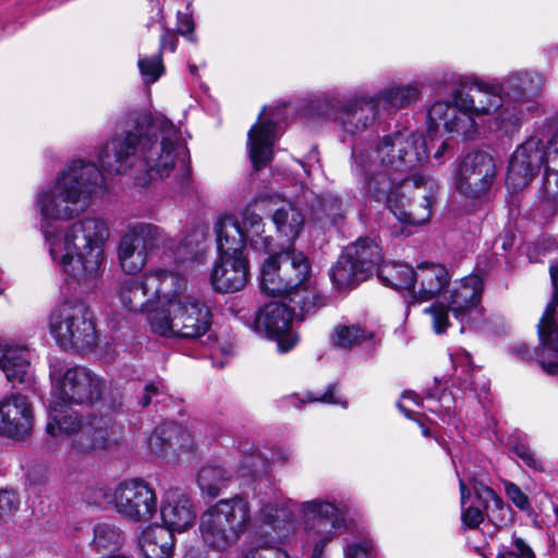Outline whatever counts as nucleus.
I'll return each mask as SVG.
<instances>
[{"instance_id": "44", "label": "nucleus", "mask_w": 558, "mask_h": 558, "mask_svg": "<svg viewBox=\"0 0 558 558\" xmlns=\"http://www.w3.org/2000/svg\"><path fill=\"white\" fill-rule=\"evenodd\" d=\"M498 558H535V554L523 538L513 537L511 547H502Z\"/></svg>"}, {"instance_id": "22", "label": "nucleus", "mask_w": 558, "mask_h": 558, "mask_svg": "<svg viewBox=\"0 0 558 558\" xmlns=\"http://www.w3.org/2000/svg\"><path fill=\"white\" fill-rule=\"evenodd\" d=\"M34 407L21 392H9L0 399V435L13 440H24L33 430Z\"/></svg>"}, {"instance_id": "6", "label": "nucleus", "mask_w": 558, "mask_h": 558, "mask_svg": "<svg viewBox=\"0 0 558 558\" xmlns=\"http://www.w3.org/2000/svg\"><path fill=\"white\" fill-rule=\"evenodd\" d=\"M154 333L167 338L197 339L211 326V313L203 299L187 289V280L175 272V282L169 288L161 307L148 315Z\"/></svg>"}, {"instance_id": "53", "label": "nucleus", "mask_w": 558, "mask_h": 558, "mask_svg": "<svg viewBox=\"0 0 558 558\" xmlns=\"http://www.w3.org/2000/svg\"><path fill=\"white\" fill-rule=\"evenodd\" d=\"M514 451L527 466L533 469H542L539 460L530 450V448L525 446H518L515 447Z\"/></svg>"}, {"instance_id": "2", "label": "nucleus", "mask_w": 558, "mask_h": 558, "mask_svg": "<svg viewBox=\"0 0 558 558\" xmlns=\"http://www.w3.org/2000/svg\"><path fill=\"white\" fill-rule=\"evenodd\" d=\"M426 158L425 138L407 130L383 136L375 146L354 145L352 148L351 172L361 192L369 199L386 203L389 211L403 226L401 234L407 227L424 225L430 218L435 182L420 174L412 177L415 196L423 201L414 205L405 195L411 184L403 182L400 175Z\"/></svg>"}, {"instance_id": "12", "label": "nucleus", "mask_w": 558, "mask_h": 558, "mask_svg": "<svg viewBox=\"0 0 558 558\" xmlns=\"http://www.w3.org/2000/svg\"><path fill=\"white\" fill-rule=\"evenodd\" d=\"M48 327L57 343L64 349L90 350L96 344V328L92 312L80 300L66 299L52 308Z\"/></svg>"}, {"instance_id": "28", "label": "nucleus", "mask_w": 558, "mask_h": 558, "mask_svg": "<svg viewBox=\"0 0 558 558\" xmlns=\"http://www.w3.org/2000/svg\"><path fill=\"white\" fill-rule=\"evenodd\" d=\"M469 485L472 487L476 499L485 508L488 520L498 529L507 526L512 521V510L506 505L487 484L482 475L466 476Z\"/></svg>"}, {"instance_id": "54", "label": "nucleus", "mask_w": 558, "mask_h": 558, "mask_svg": "<svg viewBox=\"0 0 558 558\" xmlns=\"http://www.w3.org/2000/svg\"><path fill=\"white\" fill-rule=\"evenodd\" d=\"M411 401L415 407H420V396L414 391H404L402 395V400L398 403L399 410L407 416L411 417V413L415 411L413 409L408 408L404 402Z\"/></svg>"}, {"instance_id": "35", "label": "nucleus", "mask_w": 558, "mask_h": 558, "mask_svg": "<svg viewBox=\"0 0 558 558\" xmlns=\"http://www.w3.org/2000/svg\"><path fill=\"white\" fill-rule=\"evenodd\" d=\"M378 278L383 283L396 290L414 288L415 270L407 264L388 263L378 269Z\"/></svg>"}, {"instance_id": "32", "label": "nucleus", "mask_w": 558, "mask_h": 558, "mask_svg": "<svg viewBox=\"0 0 558 558\" xmlns=\"http://www.w3.org/2000/svg\"><path fill=\"white\" fill-rule=\"evenodd\" d=\"M223 218H230L225 216ZM231 219L239 226L243 234V251L245 243L248 242L252 248L267 253L270 250L271 236L264 235V223L259 215L246 209L242 214V222L231 217Z\"/></svg>"}, {"instance_id": "51", "label": "nucleus", "mask_w": 558, "mask_h": 558, "mask_svg": "<svg viewBox=\"0 0 558 558\" xmlns=\"http://www.w3.org/2000/svg\"><path fill=\"white\" fill-rule=\"evenodd\" d=\"M177 29L178 32L186 37L187 40L194 41V22L192 16L189 13L178 12L177 15Z\"/></svg>"}, {"instance_id": "29", "label": "nucleus", "mask_w": 558, "mask_h": 558, "mask_svg": "<svg viewBox=\"0 0 558 558\" xmlns=\"http://www.w3.org/2000/svg\"><path fill=\"white\" fill-rule=\"evenodd\" d=\"M31 352L25 345L0 343V368L8 381L23 384L29 378Z\"/></svg>"}, {"instance_id": "59", "label": "nucleus", "mask_w": 558, "mask_h": 558, "mask_svg": "<svg viewBox=\"0 0 558 558\" xmlns=\"http://www.w3.org/2000/svg\"><path fill=\"white\" fill-rule=\"evenodd\" d=\"M447 146H448L447 143H445V142L441 143L440 147L435 151L434 157L436 159L440 158L442 156L444 151L446 150Z\"/></svg>"}, {"instance_id": "16", "label": "nucleus", "mask_w": 558, "mask_h": 558, "mask_svg": "<svg viewBox=\"0 0 558 558\" xmlns=\"http://www.w3.org/2000/svg\"><path fill=\"white\" fill-rule=\"evenodd\" d=\"M105 498L123 519L132 523L150 522L158 509L154 487L137 477L124 480L109 488Z\"/></svg>"}, {"instance_id": "34", "label": "nucleus", "mask_w": 558, "mask_h": 558, "mask_svg": "<svg viewBox=\"0 0 558 558\" xmlns=\"http://www.w3.org/2000/svg\"><path fill=\"white\" fill-rule=\"evenodd\" d=\"M232 473L221 465L208 463L197 474V484L203 494L217 497L228 486Z\"/></svg>"}, {"instance_id": "25", "label": "nucleus", "mask_w": 558, "mask_h": 558, "mask_svg": "<svg viewBox=\"0 0 558 558\" xmlns=\"http://www.w3.org/2000/svg\"><path fill=\"white\" fill-rule=\"evenodd\" d=\"M550 277L554 286V299L547 305L538 325V336L543 345L539 353V364L549 375H558V361H551L546 354L553 352L558 356V327L554 328V313L558 305V263L550 266Z\"/></svg>"}, {"instance_id": "57", "label": "nucleus", "mask_w": 558, "mask_h": 558, "mask_svg": "<svg viewBox=\"0 0 558 558\" xmlns=\"http://www.w3.org/2000/svg\"><path fill=\"white\" fill-rule=\"evenodd\" d=\"M169 49L174 52L177 49V38L173 35L166 33L160 40V50Z\"/></svg>"}, {"instance_id": "9", "label": "nucleus", "mask_w": 558, "mask_h": 558, "mask_svg": "<svg viewBox=\"0 0 558 558\" xmlns=\"http://www.w3.org/2000/svg\"><path fill=\"white\" fill-rule=\"evenodd\" d=\"M219 260L214 265L210 281L221 293L241 290L248 279V262L243 253V234L231 218H219L215 223Z\"/></svg>"}, {"instance_id": "3", "label": "nucleus", "mask_w": 558, "mask_h": 558, "mask_svg": "<svg viewBox=\"0 0 558 558\" xmlns=\"http://www.w3.org/2000/svg\"><path fill=\"white\" fill-rule=\"evenodd\" d=\"M187 148L174 124L161 113L134 111L121 121L118 131L97 157L105 171L125 174L137 167L135 184L147 186L173 172L187 183Z\"/></svg>"}, {"instance_id": "45", "label": "nucleus", "mask_w": 558, "mask_h": 558, "mask_svg": "<svg viewBox=\"0 0 558 558\" xmlns=\"http://www.w3.org/2000/svg\"><path fill=\"white\" fill-rule=\"evenodd\" d=\"M174 448H172L173 460H175L181 452H192L194 450V437L190 430L175 425V434L173 436Z\"/></svg>"}, {"instance_id": "47", "label": "nucleus", "mask_w": 558, "mask_h": 558, "mask_svg": "<svg viewBox=\"0 0 558 558\" xmlns=\"http://www.w3.org/2000/svg\"><path fill=\"white\" fill-rule=\"evenodd\" d=\"M322 208L326 216L336 222L339 218L343 216V203L340 197L337 195L328 194L326 195L322 202Z\"/></svg>"}, {"instance_id": "52", "label": "nucleus", "mask_w": 558, "mask_h": 558, "mask_svg": "<svg viewBox=\"0 0 558 558\" xmlns=\"http://www.w3.org/2000/svg\"><path fill=\"white\" fill-rule=\"evenodd\" d=\"M17 509V498L14 493L0 490V519Z\"/></svg>"}, {"instance_id": "8", "label": "nucleus", "mask_w": 558, "mask_h": 558, "mask_svg": "<svg viewBox=\"0 0 558 558\" xmlns=\"http://www.w3.org/2000/svg\"><path fill=\"white\" fill-rule=\"evenodd\" d=\"M252 522L248 499L236 494L218 500L202 513L201 537L206 546L223 551L239 542Z\"/></svg>"}, {"instance_id": "17", "label": "nucleus", "mask_w": 558, "mask_h": 558, "mask_svg": "<svg viewBox=\"0 0 558 558\" xmlns=\"http://www.w3.org/2000/svg\"><path fill=\"white\" fill-rule=\"evenodd\" d=\"M328 119L336 121L349 136H360L371 129L379 112L371 94L357 90L349 96H330L325 99Z\"/></svg>"}, {"instance_id": "21", "label": "nucleus", "mask_w": 558, "mask_h": 558, "mask_svg": "<svg viewBox=\"0 0 558 558\" xmlns=\"http://www.w3.org/2000/svg\"><path fill=\"white\" fill-rule=\"evenodd\" d=\"M292 311L282 303L270 302L255 316L253 329L277 342L279 352L290 351L298 342V337L291 330Z\"/></svg>"}, {"instance_id": "43", "label": "nucleus", "mask_w": 558, "mask_h": 558, "mask_svg": "<svg viewBox=\"0 0 558 558\" xmlns=\"http://www.w3.org/2000/svg\"><path fill=\"white\" fill-rule=\"evenodd\" d=\"M138 69L146 83L156 82L163 72L160 53L138 60Z\"/></svg>"}, {"instance_id": "48", "label": "nucleus", "mask_w": 558, "mask_h": 558, "mask_svg": "<svg viewBox=\"0 0 558 558\" xmlns=\"http://www.w3.org/2000/svg\"><path fill=\"white\" fill-rule=\"evenodd\" d=\"M505 492L509 499L518 507L520 510H529L531 508V504L529 497L521 490V488L512 483H505Z\"/></svg>"}, {"instance_id": "26", "label": "nucleus", "mask_w": 558, "mask_h": 558, "mask_svg": "<svg viewBox=\"0 0 558 558\" xmlns=\"http://www.w3.org/2000/svg\"><path fill=\"white\" fill-rule=\"evenodd\" d=\"M162 527L171 533L184 532L193 526L196 510L193 501L180 489H169L162 496L160 505Z\"/></svg>"}, {"instance_id": "4", "label": "nucleus", "mask_w": 558, "mask_h": 558, "mask_svg": "<svg viewBox=\"0 0 558 558\" xmlns=\"http://www.w3.org/2000/svg\"><path fill=\"white\" fill-rule=\"evenodd\" d=\"M260 290L289 300L303 314L315 312L325 300L312 280L311 264L302 252L282 251L269 256L260 269Z\"/></svg>"}, {"instance_id": "39", "label": "nucleus", "mask_w": 558, "mask_h": 558, "mask_svg": "<svg viewBox=\"0 0 558 558\" xmlns=\"http://www.w3.org/2000/svg\"><path fill=\"white\" fill-rule=\"evenodd\" d=\"M372 338V332L361 324L342 323L335 327L331 342L340 349H352Z\"/></svg>"}, {"instance_id": "30", "label": "nucleus", "mask_w": 558, "mask_h": 558, "mask_svg": "<svg viewBox=\"0 0 558 558\" xmlns=\"http://www.w3.org/2000/svg\"><path fill=\"white\" fill-rule=\"evenodd\" d=\"M140 546L145 558H172L174 536L160 525L150 526L143 531Z\"/></svg>"}, {"instance_id": "42", "label": "nucleus", "mask_w": 558, "mask_h": 558, "mask_svg": "<svg viewBox=\"0 0 558 558\" xmlns=\"http://www.w3.org/2000/svg\"><path fill=\"white\" fill-rule=\"evenodd\" d=\"M344 558H378L373 541L368 538L348 542L343 546Z\"/></svg>"}, {"instance_id": "13", "label": "nucleus", "mask_w": 558, "mask_h": 558, "mask_svg": "<svg viewBox=\"0 0 558 558\" xmlns=\"http://www.w3.org/2000/svg\"><path fill=\"white\" fill-rule=\"evenodd\" d=\"M160 247L173 250L172 241L161 228L145 222L131 225L118 244L119 265L126 274H137L147 264L148 255Z\"/></svg>"}, {"instance_id": "62", "label": "nucleus", "mask_w": 558, "mask_h": 558, "mask_svg": "<svg viewBox=\"0 0 558 558\" xmlns=\"http://www.w3.org/2000/svg\"><path fill=\"white\" fill-rule=\"evenodd\" d=\"M551 124L553 126L557 128L558 129V113H556L553 118H551Z\"/></svg>"}, {"instance_id": "58", "label": "nucleus", "mask_w": 558, "mask_h": 558, "mask_svg": "<svg viewBox=\"0 0 558 558\" xmlns=\"http://www.w3.org/2000/svg\"><path fill=\"white\" fill-rule=\"evenodd\" d=\"M457 476L459 481V487H460V501L462 508L464 507L466 500L470 498V490L468 487V484L465 483L464 478L460 475V473L457 471Z\"/></svg>"}, {"instance_id": "40", "label": "nucleus", "mask_w": 558, "mask_h": 558, "mask_svg": "<svg viewBox=\"0 0 558 558\" xmlns=\"http://www.w3.org/2000/svg\"><path fill=\"white\" fill-rule=\"evenodd\" d=\"M122 541L123 537L120 529L113 524L98 523L94 527L92 547L97 553L117 550L122 545Z\"/></svg>"}, {"instance_id": "50", "label": "nucleus", "mask_w": 558, "mask_h": 558, "mask_svg": "<svg viewBox=\"0 0 558 558\" xmlns=\"http://www.w3.org/2000/svg\"><path fill=\"white\" fill-rule=\"evenodd\" d=\"M485 514L483 511L475 507H468L462 510L461 520L464 526L469 529L477 527L484 521Z\"/></svg>"}, {"instance_id": "61", "label": "nucleus", "mask_w": 558, "mask_h": 558, "mask_svg": "<svg viewBox=\"0 0 558 558\" xmlns=\"http://www.w3.org/2000/svg\"><path fill=\"white\" fill-rule=\"evenodd\" d=\"M276 558H290L286 551L277 550L275 553Z\"/></svg>"}, {"instance_id": "63", "label": "nucleus", "mask_w": 558, "mask_h": 558, "mask_svg": "<svg viewBox=\"0 0 558 558\" xmlns=\"http://www.w3.org/2000/svg\"><path fill=\"white\" fill-rule=\"evenodd\" d=\"M488 389H489V385H488V383H486V381H485V383H483V384H482V386H481V388H480V390H481L482 392H487V391H488Z\"/></svg>"}, {"instance_id": "1", "label": "nucleus", "mask_w": 558, "mask_h": 558, "mask_svg": "<svg viewBox=\"0 0 558 558\" xmlns=\"http://www.w3.org/2000/svg\"><path fill=\"white\" fill-rule=\"evenodd\" d=\"M104 189L105 179L98 167L77 159L35 198V207L41 217L40 230L52 263L86 289L98 288L104 276L109 226L100 216H87L64 229L54 228L52 221L77 217L89 199Z\"/></svg>"}, {"instance_id": "64", "label": "nucleus", "mask_w": 558, "mask_h": 558, "mask_svg": "<svg viewBox=\"0 0 558 558\" xmlns=\"http://www.w3.org/2000/svg\"><path fill=\"white\" fill-rule=\"evenodd\" d=\"M194 236L196 238V239H195V242H198L201 239H203V238H204V235H203V233H202V232H197V233H195V234H194Z\"/></svg>"}, {"instance_id": "24", "label": "nucleus", "mask_w": 558, "mask_h": 558, "mask_svg": "<svg viewBox=\"0 0 558 558\" xmlns=\"http://www.w3.org/2000/svg\"><path fill=\"white\" fill-rule=\"evenodd\" d=\"M267 116L265 107L258 120L247 133V150L255 170L265 168L274 157V146L279 138L277 120L274 114Z\"/></svg>"}, {"instance_id": "11", "label": "nucleus", "mask_w": 558, "mask_h": 558, "mask_svg": "<svg viewBox=\"0 0 558 558\" xmlns=\"http://www.w3.org/2000/svg\"><path fill=\"white\" fill-rule=\"evenodd\" d=\"M544 76L535 71L518 70L506 75L498 84L506 97L504 109L495 120L506 131L519 128L539 108Z\"/></svg>"}, {"instance_id": "38", "label": "nucleus", "mask_w": 558, "mask_h": 558, "mask_svg": "<svg viewBox=\"0 0 558 558\" xmlns=\"http://www.w3.org/2000/svg\"><path fill=\"white\" fill-rule=\"evenodd\" d=\"M175 434V424H162L154 429L150 434L147 446L149 452L157 458L172 461L174 448L173 436Z\"/></svg>"}, {"instance_id": "31", "label": "nucleus", "mask_w": 558, "mask_h": 558, "mask_svg": "<svg viewBox=\"0 0 558 558\" xmlns=\"http://www.w3.org/2000/svg\"><path fill=\"white\" fill-rule=\"evenodd\" d=\"M380 109L395 108L400 109L410 106L417 100L420 89L416 83L410 84H390L378 93L371 94Z\"/></svg>"}, {"instance_id": "27", "label": "nucleus", "mask_w": 558, "mask_h": 558, "mask_svg": "<svg viewBox=\"0 0 558 558\" xmlns=\"http://www.w3.org/2000/svg\"><path fill=\"white\" fill-rule=\"evenodd\" d=\"M450 283V276L445 266L434 263H424L417 266L415 270L414 288L412 289V300L415 302H425L439 295H445Z\"/></svg>"}, {"instance_id": "37", "label": "nucleus", "mask_w": 558, "mask_h": 558, "mask_svg": "<svg viewBox=\"0 0 558 558\" xmlns=\"http://www.w3.org/2000/svg\"><path fill=\"white\" fill-rule=\"evenodd\" d=\"M345 248H353L351 259L360 268H363L366 276L373 272L374 268L381 262V250L378 244L369 238H361Z\"/></svg>"}, {"instance_id": "10", "label": "nucleus", "mask_w": 558, "mask_h": 558, "mask_svg": "<svg viewBox=\"0 0 558 558\" xmlns=\"http://www.w3.org/2000/svg\"><path fill=\"white\" fill-rule=\"evenodd\" d=\"M484 280L477 274L465 276L449 283L444 295L448 305L435 303L424 308V313L430 317L433 330L438 335L447 330L450 326L449 311L463 325L477 327L483 317V308L481 307Z\"/></svg>"}, {"instance_id": "46", "label": "nucleus", "mask_w": 558, "mask_h": 558, "mask_svg": "<svg viewBox=\"0 0 558 558\" xmlns=\"http://www.w3.org/2000/svg\"><path fill=\"white\" fill-rule=\"evenodd\" d=\"M265 465L264 458L256 452H252L243 457V460L240 466L236 470V473L241 477H251L254 476L255 473Z\"/></svg>"}, {"instance_id": "23", "label": "nucleus", "mask_w": 558, "mask_h": 558, "mask_svg": "<svg viewBox=\"0 0 558 558\" xmlns=\"http://www.w3.org/2000/svg\"><path fill=\"white\" fill-rule=\"evenodd\" d=\"M295 506V504H293ZM256 527H268L269 533L265 536L256 531L254 544L259 547H272L277 542H282L294 531V512L292 501L287 502L267 501L264 502L256 514Z\"/></svg>"}, {"instance_id": "56", "label": "nucleus", "mask_w": 558, "mask_h": 558, "mask_svg": "<svg viewBox=\"0 0 558 558\" xmlns=\"http://www.w3.org/2000/svg\"><path fill=\"white\" fill-rule=\"evenodd\" d=\"M192 242L185 241L181 243L175 251L173 252L177 258L187 259L189 255L193 253V248L191 247Z\"/></svg>"}, {"instance_id": "19", "label": "nucleus", "mask_w": 558, "mask_h": 558, "mask_svg": "<svg viewBox=\"0 0 558 558\" xmlns=\"http://www.w3.org/2000/svg\"><path fill=\"white\" fill-rule=\"evenodd\" d=\"M175 282V272L156 269L142 278H128L119 281L117 295L122 306L130 312L149 311L158 301L161 305L169 288Z\"/></svg>"}, {"instance_id": "55", "label": "nucleus", "mask_w": 558, "mask_h": 558, "mask_svg": "<svg viewBox=\"0 0 558 558\" xmlns=\"http://www.w3.org/2000/svg\"><path fill=\"white\" fill-rule=\"evenodd\" d=\"M160 386L157 384H148L145 387V393L141 398V404L147 407L151 402V397L159 395Z\"/></svg>"}, {"instance_id": "20", "label": "nucleus", "mask_w": 558, "mask_h": 558, "mask_svg": "<svg viewBox=\"0 0 558 558\" xmlns=\"http://www.w3.org/2000/svg\"><path fill=\"white\" fill-rule=\"evenodd\" d=\"M51 377V397L57 401L94 404L101 399L105 390V380L84 366H73Z\"/></svg>"}, {"instance_id": "60", "label": "nucleus", "mask_w": 558, "mask_h": 558, "mask_svg": "<svg viewBox=\"0 0 558 558\" xmlns=\"http://www.w3.org/2000/svg\"><path fill=\"white\" fill-rule=\"evenodd\" d=\"M463 388L464 389H470L471 391H473L474 393L477 392V387L475 385V381L472 379L470 383H465L463 384Z\"/></svg>"}, {"instance_id": "41", "label": "nucleus", "mask_w": 558, "mask_h": 558, "mask_svg": "<svg viewBox=\"0 0 558 558\" xmlns=\"http://www.w3.org/2000/svg\"><path fill=\"white\" fill-rule=\"evenodd\" d=\"M425 400L427 404L423 407L439 415L441 420L450 417L454 413L457 400L452 391L444 390L437 397L435 395H429Z\"/></svg>"}, {"instance_id": "18", "label": "nucleus", "mask_w": 558, "mask_h": 558, "mask_svg": "<svg viewBox=\"0 0 558 558\" xmlns=\"http://www.w3.org/2000/svg\"><path fill=\"white\" fill-rule=\"evenodd\" d=\"M558 145V134L549 141L531 136L513 151L506 178L509 191L515 193L526 187L542 167L549 163L554 148Z\"/></svg>"}, {"instance_id": "7", "label": "nucleus", "mask_w": 558, "mask_h": 558, "mask_svg": "<svg viewBox=\"0 0 558 558\" xmlns=\"http://www.w3.org/2000/svg\"><path fill=\"white\" fill-rule=\"evenodd\" d=\"M69 404L51 397L46 426L51 437L72 436L71 447L78 453L105 449L116 442L120 428L111 420L90 417L83 421Z\"/></svg>"}, {"instance_id": "15", "label": "nucleus", "mask_w": 558, "mask_h": 558, "mask_svg": "<svg viewBox=\"0 0 558 558\" xmlns=\"http://www.w3.org/2000/svg\"><path fill=\"white\" fill-rule=\"evenodd\" d=\"M495 158L485 151H472L459 159L452 170V186L472 202L487 199L497 179Z\"/></svg>"}, {"instance_id": "49", "label": "nucleus", "mask_w": 558, "mask_h": 558, "mask_svg": "<svg viewBox=\"0 0 558 558\" xmlns=\"http://www.w3.org/2000/svg\"><path fill=\"white\" fill-rule=\"evenodd\" d=\"M308 401H320L324 403L337 404L342 408H347L348 403L344 399L337 395V390L335 386H330L324 393L319 396H313L312 393L307 395Z\"/></svg>"}, {"instance_id": "5", "label": "nucleus", "mask_w": 558, "mask_h": 558, "mask_svg": "<svg viewBox=\"0 0 558 558\" xmlns=\"http://www.w3.org/2000/svg\"><path fill=\"white\" fill-rule=\"evenodd\" d=\"M499 84L476 83L469 92L456 89L452 100H438L428 109V133L436 131L439 124L446 132L464 140L473 138L477 133L476 119L498 113L504 109Z\"/></svg>"}, {"instance_id": "33", "label": "nucleus", "mask_w": 558, "mask_h": 558, "mask_svg": "<svg viewBox=\"0 0 558 558\" xmlns=\"http://www.w3.org/2000/svg\"><path fill=\"white\" fill-rule=\"evenodd\" d=\"M353 253V248H345L330 270L331 280L339 290L352 288L368 278L365 270L352 262Z\"/></svg>"}, {"instance_id": "36", "label": "nucleus", "mask_w": 558, "mask_h": 558, "mask_svg": "<svg viewBox=\"0 0 558 558\" xmlns=\"http://www.w3.org/2000/svg\"><path fill=\"white\" fill-rule=\"evenodd\" d=\"M272 221L278 232L289 241H294L304 226L303 215L291 204L277 208L272 215Z\"/></svg>"}, {"instance_id": "14", "label": "nucleus", "mask_w": 558, "mask_h": 558, "mask_svg": "<svg viewBox=\"0 0 558 558\" xmlns=\"http://www.w3.org/2000/svg\"><path fill=\"white\" fill-rule=\"evenodd\" d=\"M301 525L313 551L310 558H325V547L336 537L337 532L344 527L345 518L337 505L325 499L304 501L296 507Z\"/></svg>"}]
</instances>
